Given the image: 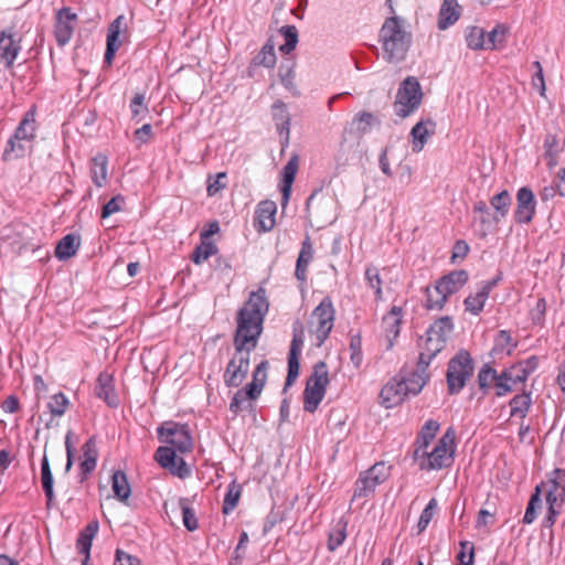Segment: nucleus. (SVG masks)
I'll use <instances>...</instances> for the list:
<instances>
[{"label": "nucleus", "mask_w": 565, "mask_h": 565, "mask_svg": "<svg viewBox=\"0 0 565 565\" xmlns=\"http://www.w3.org/2000/svg\"><path fill=\"white\" fill-rule=\"evenodd\" d=\"M77 22V14L68 7H63L55 14L54 36L58 46L66 45L72 36Z\"/></svg>", "instance_id": "2eb2a0df"}, {"label": "nucleus", "mask_w": 565, "mask_h": 565, "mask_svg": "<svg viewBox=\"0 0 565 565\" xmlns=\"http://www.w3.org/2000/svg\"><path fill=\"white\" fill-rule=\"evenodd\" d=\"M95 395L103 399L109 407L116 408L119 405V397L115 391L114 377L107 372H102L94 388Z\"/></svg>", "instance_id": "5701e85b"}, {"label": "nucleus", "mask_w": 565, "mask_h": 565, "mask_svg": "<svg viewBox=\"0 0 565 565\" xmlns=\"http://www.w3.org/2000/svg\"><path fill=\"white\" fill-rule=\"evenodd\" d=\"M276 64V54L274 50V44L268 41L264 44L258 54L253 58V65L255 66H264V67H274Z\"/></svg>", "instance_id": "5fc2aeb1"}, {"label": "nucleus", "mask_w": 565, "mask_h": 565, "mask_svg": "<svg viewBox=\"0 0 565 565\" xmlns=\"http://www.w3.org/2000/svg\"><path fill=\"white\" fill-rule=\"evenodd\" d=\"M455 431L448 428L436 446L429 451L428 459L422 462L420 470H440L449 467L454 461Z\"/></svg>", "instance_id": "6e6552de"}, {"label": "nucleus", "mask_w": 565, "mask_h": 565, "mask_svg": "<svg viewBox=\"0 0 565 565\" xmlns=\"http://www.w3.org/2000/svg\"><path fill=\"white\" fill-rule=\"evenodd\" d=\"M383 57L390 63L402 62L411 47L412 33L405 28L404 19L387 18L380 31Z\"/></svg>", "instance_id": "f03ea898"}, {"label": "nucleus", "mask_w": 565, "mask_h": 565, "mask_svg": "<svg viewBox=\"0 0 565 565\" xmlns=\"http://www.w3.org/2000/svg\"><path fill=\"white\" fill-rule=\"evenodd\" d=\"M469 274L465 269L452 270L436 281V285L449 297L459 291L468 281Z\"/></svg>", "instance_id": "a878e982"}, {"label": "nucleus", "mask_w": 565, "mask_h": 565, "mask_svg": "<svg viewBox=\"0 0 565 565\" xmlns=\"http://www.w3.org/2000/svg\"><path fill=\"white\" fill-rule=\"evenodd\" d=\"M157 434L161 443L170 445L174 450L182 454L190 452L193 448L188 425L166 422L157 428Z\"/></svg>", "instance_id": "1a4fd4ad"}, {"label": "nucleus", "mask_w": 565, "mask_h": 565, "mask_svg": "<svg viewBox=\"0 0 565 565\" xmlns=\"http://www.w3.org/2000/svg\"><path fill=\"white\" fill-rule=\"evenodd\" d=\"M269 303L264 288L252 291L247 301L237 312V328L234 335L235 353L228 361L223 379L227 387H238L249 371L252 351L263 332L264 318Z\"/></svg>", "instance_id": "f257e3e1"}, {"label": "nucleus", "mask_w": 565, "mask_h": 565, "mask_svg": "<svg viewBox=\"0 0 565 565\" xmlns=\"http://www.w3.org/2000/svg\"><path fill=\"white\" fill-rule=\"evenodd\" d=\"M145 95L143 94H136L132 99L130 100V111H131V118L132 120H136L139 122L142 120L146 115L148 114V106L145 103Z\"/></svg>", "instance_id": "e2e57ef3"}, {"label": "nucleus", "mask_w": 565, "mask_h": 565, "mask_svg": "<svg viewBox=\"0 0 565 565\" xmlns=\"http://www.w3.org/2000/svg\"><path fill=\"white\" fill-rule=\"evenodd\" d=\"M436 509H437V500L435 498H433L429 500L428 504L422 511V514H420L418 523H417L418 533H423L427 529L429 522L431 521V519L434 516Z\"/></svg>", "instance_id": "338daca9"}, {"label": "nucleus", "mask_w": 565, "mask_h": 565, "mask_svg": "<svg viewBox=\"0 0 565 565\" xmlns=\"http://www.w3.org/2000/svg\"><path fill=\"white\" fill-rule=\"evenodd\" d=\"M544 159L550 169H553L558 163V156L565 148V141L559 142L556 135L547 134L544 139Z\"/></svg>", "instance_id": "f704fd0d"}, {"label": "nucleus", "mask_w": 565, "mask_h": 565, "mask_svg": "<svg viewBox=\"0 0 565 565\" xmlns=\"http://www.w3.org/2000/svg\"><path fill=\"white\" fill-rule=\"evenodd\" d=\"M127 31V23L125 15H118L108 26L106 51L104 55V62L108 65L113 64L116 52L122 44L121 34Z\"/></svg>", "instance_id": "6ab92c4d"}, {"label": "nucleus", "mask_w": 565, "mask_h": 565, "mask_svg": "<svg viewBox=\"0 0 565 565\" xmlns=\"http://www.w3.org/2000/svg\"><path fill=\"white\" fill-rule=\"evenodd\" d=\"M111 489L117 500L125 502L131 494V488L124 471L117 470L111 476Z\"/></svg>", "instance_id": "79ce46f5"}, {"label": "nucleus", "mask_w": 565, "mask_h": 565, "mask_svg": "<svg viewBox=\"0 0 565 565\" xmlns=\"http://www.w3.org/2000/svg\"><path fill=\"white\" fill-rule=\"evenodd\" d=\"M365 279L372 289H374L375 292V299L381 300L383 292H382V279L379 274V269L374 266H369L365 269Z\"/></svg>", "instance_id": "0e129e2a"}, {"label": "nucleus", "mask_w": 565, "mask_h": 565, "mask_svg": "<svg viewBox=\"0 0 565 565\" xmlns=\"http://www.w3.org/2000/svg\"><path fill=\"white\" fill-rule=\"evenodd\" d=\"M41 483L46 498V508L50 509L55 499V494L53 489V475L46 455L43 456L41 461Z\"/></svg>", "instance_id": "4c0bfd02"}, {"label": "nucleus", "mask_w": 565, "mask_h": 565, "mask_svg": "<svg viewBox=\"0 0 565 565\" xmlns=\"http://www.w3.org/2000/svg\"><path fill=\"white\" fill-rule=\"evenodd\" d=\"M380 125L381 121L374 114L370 111L358 113L353 117L350 127L345 128L342 134L341 150L358 148L364 135L369 134L374 126Z\"/></svg>", "instance_id": "0eeeda50"}, {"label": "nucleus", "mask_w": 565, "mask_h": 565, "mask_svg": "<svg viewBox=\"0 0 565 565\" xmlns=\"http://www.w3.org/2000/svg\"><path fill=\"white\" fill-rule=\"evenodd\" d=\"M154 460L166 469H169L171 473L185 478L190 475V469L188 468L183 458L177 457L175 450L169 446H161L154 452Z\"/></svg>", "instance_id": "a211bd4d"}, {"label": "nucleus", "mask_w": 565, "mask_h": 565, "mask_svg": "<svg viewBox=\"0 0 565 565\" xmlns=\"http://www.w3.org/2000/svg\"><path fill=\"white\" fill-rule=\"evenodd\" d=\"M539 487L541 492L544 491L548 507L562 508L565 502V469H554Z\"/></svg>", "instance_id": "ddd939ff"}, {"label": "nucleus", "mask_w": 565, "mask_h": 565, "mask_svg": "<svg viewBox=\"0 0 565 565\" xmlns=\"http://www.w3.org/2000/svg\"><path fill=\"white\" fill-rule=\"evenodd\" d=\"M217 252L218 248L213 242L201 239V244L194 248L191 259L194 264L200 265Z\"/></svg>", "instance_id": "603ef678"}, {"label": "nucleus", "mask_w": 565, "mask_h": 565, "mask_svg": "<svg viewBox=\"0 0 565 565\" xmlns=\"http://www.w3.org/2000/svg\"><path fill=\"white\" fill-rule=\"evenodd\" d=\"M21 50V46L11 32L6 30L0 32V62H4L8 68L13 66V63Z\"/></svg>", "instance_id": "bb28decb"}, {"label": "nucleus", "mask_w": 565, "mask_h": 565, "mask_svg": "<svg viewBox=\"0 0 565 565\" xmlns=\"http://www.w3.org/2000/svg\"><path fill=\"white\" fill-rule=\"evenodd\" d=\"M478 385L482 393L486 395L492 387L495 388L498 397L505 396L512 392V385H505L501 381V373L499 374L490 364H484L478 372Z\"/></svg>", "instance_id": "f3484780"}, {"label": "nucleus", "mask_w": 565, "mask_h": 565, "mask_svg": "<svg viewBox=\"0 0 565 565\" xmlns=\"http://www.w3.org/2000/svg\"><path fill=\"white\" fill-rule=\"evenodd\" d=\"M436 124L431 119L418 121L411 130V141L413 152H419L428 141V138L435 134Z\"/></svg>", "instance_id": "393cba45"}, {"label": "nucleus", "mask_w": 565, "mask_h": 565, "mask_svg": "<svg viewBox=\"0 0 565 565\" xmlns=\"http://www.w3.org/2000/svg\"><path fill=\"white\" fill-rule=\"evenodd\" d=\"M299 167V160L298 156H292L289 161L286 163V166L282 169V186H281V193H282V205L287 204L290 192H291V185L295 181V177L297 173Z\"/></svg>", "instance_id": "e433bc0d"}, {"label": "nucleus", "mask_w": 565, "mask_h": 565, "mask_svg": "<svg viewBox=\"0 0 565 565\" xmlns=\"http://www.w3.org/2000/svg\"><path fill=\"white\" fill-rule=\"evenodd\" d=\"M460 552L457 556L460 565H472L475 558V546L471 542L465 541L460 543Z\"/></svg>", "instance_id": "774afa93"}, {"label": "nucleus", "mask_w": 565, "mask_h": 565, "mask_svg": "<svg viewBox=\"0 0 565 565\" xmlns=\"http://www.w3.org/2000/svg\"><path fill=\"white\" fill-rule=\"evenodd\" d=\"M402 308L393 306L387 315L382 319V326L386 338L388 339L390 347L393 345V341L398 337L402 324Z\"/></svg>", "instance_id": "c756f323"}, {"label": "nucleus", "mask_w": 565, "mask_h": 565, "mask_svg": "<svg viewBox=\"0 0 565 565\" xmlns=\"http://www.w3.org/2000/svg\"><path fill=\"white\" fill-rule=\"evenodd\" d=\"M267 369L268 362L264 360L253 371L252 382L245 385L250 395L260 396L267 380Z\"/></svg>", "instance_id": "ea45409f"}, {"label": "nucleus", "mask_w": 565, "mask_h": 565, "mask_svg": "<svg viewBox=\"0 0 565 565\" xmlns=\"http://www.w3.org/2000/svg\"><path fill=\"white\" fill-rule=\"evenodd\" d=\"M531 405H532L531 393H523V394L515 395L510 401L511 417L519 416L521 418H524L527 415Z\"/></svg>", "instance_id": "3c124183"}, {"label": "nucleus", "mask_w": 565, "mask_h": 565, "mask_svg": "<svg viewBox=\"0 0 565 565\" xmlns=\"http://www.w3.org/2000/svg\"><path fill=\"white\" fill-rule=\"evenodd\" d=\"M79 246L81 236L75 233H70L57 243L55 256L60 260H66L76 255Z\"/></svg>", "instance_id": "72a5a7b5"}, {"label": "nucleus", "mask_w": 565, "mask_h": 565, "mask_svg": "<svg viewBox=\"0 0 565 565\" xmlns=\"http://www.w3.org/2000/svg\"><path fill=\"white\" fill-rule=\"evenodd\" d=\"M467 45L472 50H487L486 31L479 26H471L466 34Z\"/></svg>", "instance_id": "6e6d98bb"}, {"label": "nucleus", "mask_w": 565, "mask_h": 565, "mask_svg": "<svg viewBox=\"0 0 565 565\" xmlns=\"http://www.w3.org/2000/svg\"><path fill=\"white\" fill-rule=\"evenodd\" d=\"M460 17V7L457 0H444L439 10L437 26L439 30H446L452 25Z\"/></svg>", "instance_id": "473e14b6"}, {"label": "nucleus", "mask_w": 565, "mask_h": 565, "mask_svg": "<svg viewBox=\"0 0 565 565\" xmlns=\"http://www.w3.org/2000/svg\"><path fill=\"white\" fill-rule=\"evenodd\" d=\"M348 521L341 518L333 524L328 536V550L334 552L347 539Z\"/></svg>", "instance_id": "c03bdc74"}, {"label": "nucleus", "mask_w": 565, "mask_h": 565, "mask_svg": "<svg viewBox=\"0 0 565 565\" xmlns=\"http://www.w3.org/2000/svg\"><path fill=\"white\" fill-rule=\"evenodd\" d=\"M516 345L518 342L513 340L511 333L507 330H501L494 339L491 353L497 355L504 352L507 355H511Z\"/></svg>", "instance_id": "a18cd8bd"}, {"label": "nucleus", "mask_w": 565, "mask_h": 565, "mask_svg": "<svg viewBox=\"0 0 565 565\" xmlns=\"http://www.w3.org/2000/svg\"><path fill=\"white\" fill-rule=\"evenodd\" d=\"M84 460L79 465L82 480L87 478L96 468L97 449L94 438H89L82 447Z\"/></svg>", "instance_id": "c9c22d12"}, {"label": "nucleus", "mask_w": 565, "mask_h": 565, "mask_svg": "<svg viewBox=\"0 0 565 565\" xmlns=\"http://www.w3.org/2000/svg\"><path fill=\"white\" fill-rule=\"evenodd\" d=\"M257 398L258 397L255 394L250 395V393L248 392V390L246 387L239 388L236 391V393L234 394V396L231 399L230 411L234 415H237L244 409L252 408L253 407L252 402L256 401Z\"/></svg>", "instance_id": "37998d69"}, {"label": "nucleus", "mask_w": 565, "mask_h": 565, "mask_svg": "<svg viewBox=\"0 0 565 565\" xmlns=\"http://www.w3.org/2000/svg\"><path fill=\"white\" fill-rule=\"evenodd\" d=\"M241 493V484L236 483V481H232L227 487L223 501L222 512L224 514L231 513L237 507Z\"/></svg>", "instance_id": "864d4df0"}, {"label": "nucleus", "mask_w": 565, "mask_h": 565, "mask_svg": "<svg viewBox=\"0 0 565 565\" xmlns=\"http://www.w3.org/2000/svg\"><path fill=\"white\" fill-rule=\"evenodd\" d=\"M407 386L398 377L391 379L380 392V403L385 408L399 405L407 397Z\"/></svg>", "instance_id": "aec40b11"}, {"label": "nucleus", "mask_w": 565, "mask_h": 565, "mask_svg": "<svg viewBox=\"0 0 565 565\" xmlns=\"http://www.w3.org/2000/svg\"><path fill=\"white\" fill-rule=\"evenodd\" d=\"M36 132V120L35 113L29 110L21 119L19 126L14 130V139H20L31 146V142L35 138Z\"/></svg>", "instance_id": "2f4dec72"}, {"label": "nucleus", "mask_w": 565, "mask_h": 565, "mask_svg": "<svg viewBox=\"0 0 565 565\" xmlns=\"http://www.w3.org/2000/svg\"><path fill=\"white\" fill-rule=\"evenodd\" d=\"M276 203L262 201L255 211L254 226L262 232H268L275 226Z\"/></svg>", "instance_id": "b1692460"}, {"label": "nucleus", "mask_w": 565, "mask_h": 565, "mask_svg": "<svg viewBox=\"0 0 565 565\" xmlns=\"http://www.w3.org/2000/svg\"><path fill=\"white\" fill-rule=\"evenodd\" d=\"M509 28L503 24H497L487 35V50H499L504 46Z\"/></svg>", "instance_id": "8fccbe9b"}, {"label": "nucleus", "mask_w": 565, "mask_h": 565, "mask_svg": "<svg viewBox=\"0 0 565 565\" xmlns=\"http://www.w3.org/2000/svg\"><path fill=\"white\" fill-rule=\"evenodd\" d=\"M271 115L281 137V146L285 148L289 143L291 120L287 105L282 100H276L271 106Z\"/></svg>", "instance_id": "4be33fe9"}, {"label": "nucleus", "mask_w": 565, "mask_h": 565, "mask_svg": "<svg viewBox=\"0 0 565 565\" xmlns=\"http://www.w3.org/2000/svg\"><path fill=\"white\" fill-rule=\"evenodd\" d=\"M33 228L25 224H14L8 228L2 237L0 250L19 255L25 250H35L36 245L31 242Z\"/></svg>", "instance_id": "9d476101"}, {"label": "nucleus", "mask_w": 565, "mask_h": 565, "mask_svg": "<svg viewBox=\"0 0 565 565\" xmlns=\"http://www.w3.org/2000/svg\"><path fill=\"white\" fill-rule=\"evenodd\" d=\"M536 212V199L529 186H522L516 192V209L514 221L518 224H530Z\"/></svg>", "instance_id": "dca6fc26"}, {"label": "nucleus", "mask_w": 565, "mask_h": 565, "mask_svg": "<svg viewBox=\"0 0 565 565\" xmlns=\"http://www.w3.org/2000/svg\"><path fill=\"white\" fill-rule=\"evenodd\" d=\"M179 507L182 512V522L185 529L190 532L195 531L199 527V523L195 511L189 504V499L181 498L179 500Z\"/></svg>", "instance_id": "bf43d9fd"}, {"label": "nucleus", "mask_w": 565, "mask_h": 565, "mask_svg": "<svg viewBox=\"0 0 565 565\" xmlns=\"http://www.w3.org/2000/svg\"><path fill=\"white\" fill-rule=\"evenodd\" d=\"M542 507V499H541V487H536L535 491L532 493L530 501L527 503L524 516H523V523L524 524H531L536 519V511L541 509Z\"/></svg>", "instance_id": "052dcab7"}, {"label": "nucleus", "mask_w": 565, "mask_h": 565, "mask_svg": "<svg viewBox=\"0 0 565 565\" xmlns=\"http://www.w3.org/2000/svg\"><path fill=\"white\" fill-rule=\"evenodd\" d=\"M350 360L352 364L359 369L363 362V352H362V338L360 334H353L350 339Z\"/></svg>", "instance_id": "69168bd1"}, {"label": "nucleus", "mask_w": 565, "mask_h": 565, "mask_svg": "<svg viewBox=\"0 0 565 565\" xmlns=\"http://www.w3.org/2000/svg\"><path fill=\"white\" fill-rule=\"evenodd\" d=\"M279 33L285 39V43L279 46V51L284 54H289L297 46L298 30L295 25H284L279 29Z\"/></svg>", "instance_id": "13d9d810"}, {"label": "nucleus", "mask_w": 565, "mask_h": 565, "mask_svg": "<svg viewBox=\"0 0 565 565\" xmlns=\"http://www.w3.org/2000/svg\"><path fill=\"white\" fill-rule=\"evenodd\" d=\"M527 377L529 375L526 374V371H524L523 366L519 363L513 364L501 372V381L505 385H512V390L518 384L524 383Z\"/></svg>", "instance_id": "de8ad7c7"}, {"label": "nucleus", "mask_w": 565, "mask_h": 565, "mask_svg": "<svg viewBox=\"0 0 565 565\" xmlns=\"http://www.w3.org/2000/svg\"><path fill=\"white\" fill-rule=\"evenodd\" d=\"M439 428H440V426H439L438 422H436L434 419H428L422 427L415 441L417 444H419L420 447L428 448L430 441L435 438Z\"/></svg>", "instance_id": "4d7b16f0"}, {"label": "nucleus", "mask_w": 565, "mask_h": 565, "mask_svg": "<svg viewBox=\"0 0 565 565\" xmlns=\"http://www.w3.org/2000/svg\"><path fill=\"white\" fill-rule=\"evenodd\" d=\"M313 259V246L309 235H306L305 239L301 243V248L296 262L295 276L301 281L306 282L307 280V270L308 266Z\"/></svg>", "instance_id": "cd10ccee"}, {"label": "nucleus", "mask_w": 565, "mask_h": 565, "mask_svg": "<svg viewBox=\"0 0 565 565\" xmlns=\"http://www.w3.org/2000/svg\"><path fill=\"white\" fill-rule=\"evenodd\" d=\"M473 361L468 351L461 350L448 362L446 381L450 395L459 394L473 374Z\"/></svg>", "instance_id": "20e7f679"}, {"label": "nucleus", "mask_w": 565, "mask_h": 565, "mask_svg": "<svg viewBox=\"0 0 565 565\" xmlns=\"http://www.w3.org/2000/svg\"><path fill=\"white\" fill-rule=\"evenodd\" d=\"M329 384V373L326 362L319 361L313 365L312 374L307 380L303 391V409L315 413L323 399Z\"/></svg>", "instance_id": "39448f33"}, {"label": "nucleus", "mask_w": 565, "mask_h": 565, "mask_svg": "<svg viewBox=\"0 0 565 565\" xmlns=\"http://www.w3.org/2000/svg\"><path fill=\"white\" fill-rule=\"evenodd\" d=\"M312 319L316 320L317 327L315 333L317 335L318 345H321L329 337L334 322V308L329 297L322 299V301L313 309Z\"/></svg>", "instance_id": "f8f14e48"}, {"label": "nucleus", "mask_w": 565, "mask_h": 565, "mask_svg": "<svg viewBox=\"0 0 565 565\" xmlns=\"http://www.w3.org/2000/svg\"><path fill=\"white\" fill-rule=\"evenodd\" d=\"M512 199L509 191L503 190L490 199V205L494 210L493 221L499 223L508 215Z\"/></svg>", "instance_id": "a19ab883"}, {"label": "nucleus", "mask_w": 565, "mask_h": 565, "mask_svg": "<svg viewBox=\"0 0 565 565\" xmlns=\"http://www.w3.org/2000/svg\"><path fill=\"white\" fill-rule=\"evenodd\" d=\"M501 280V276H497L493 279L482 281L480 289L476 294H470L465 300V310L473 316H478L482 312L486 301L493 288H495Z\"/></svg>", "instance_id": "412c9836"}, {"label": "nucleus", "mask_w": 565, "mask_h": 565, "mask_svg": "<svg viewBox=\"0 0 565 565\" xmlns=\"http://www.w3.org/2000/svg\"><path fill=\"white\" fill-rule=\"evenodd\" d=\"M99 529V523L97 520H92L81 531L77 541L76 547L79 554L84 555V559L82 561V565H87L89 561V553L92 547V541L97 534Z\"/></svg>", "instance_id": "c85d7f7f"}, {"label": "nucleus", "mask_w": 565, "mask_h": 565, "mask_svg": "<svg viewBox=\"0 0 565 565\" xmlns=\"http://www.w3.org/2000/svg\"><path fill=\"white\" fill-rule=\"evenodd\" d=\"M390 476V467L384 462H376L366 471L360 473L354 484L353 500L367 498L374 493L376 487L383 483Z\"/></svg>", "instance_id": "9b49d317"}, {"label": "nucleus", "mask_w": 565, "mask_h": 565, "mask_svg": "<svg viewBox=\"0 0 565 565\" xmlns=\"http://www.w3.org/2000/svg\"><path fill=\"white\" fill-rule=\"evenodd\" d=\"M107 164L108 160L105 154L98 153L92 159L90 175L93 183L102 188L107 182Z\"/></svg>", "instance_id": "58836bf2"}, {"label": "nucleus", "mask_w": 565, "mask_h": 565, "mask_svg": "<svg viewBox=\"0 0 565 565\" xmlns=\"http://www.w3.org/2000/svg\"><path fill=\"white\" fill-rule=\"evenodd\" d=\"M68 405V398L63 393H57L50 398L47 403V408L52 416L61 417L65 414Z\"/></svg>", "instance_id": "680f3d73"}, {"label": "nucleus", "mask_w": 565, "mask_h": 565, "mask_svg": "<svg viewBox=\"0 0 565 565\" xmlns=\"http://www.w3.org/2000/svg\"><path fill=\"white\" fill-rule=\"evenodd\" d=\"M423 92L416 77L408 76L401 84L394 103L395 114L401 118H406L422 104Z\"/></svg>", "instance_id": "423d86ee"}, {"label": "nucleus", "mask_w": 565, "mask_h": 565, "mask_svg": "<svg viewBox=\"0 0 565 565\" xmlns=\"http://www.w3.org/2000/svg\"><path fill=\"white\" fill-rule=\"evenodd\" d=\"M428 365H422L417 363V369L406 377H401L403 383L407 386V395H417L422 392L426 385L429 374L427 372Z\"/></svg>", "instance_id": "7c9ffc66"}, {"label": "nucleus", "mask_w": 565, "mask_h": 565, "mask_svg": "<svg viewBox=\"0 0 565 565\" xmlns=\"http://www.w3.org/2000/svg\"><path fill=\"white\" fill-rule=\"evenodd\" d=\"M28 143L20 139H14V135H12L7 141L6 148L2 153V159L4 161H11L18 158H22L25 156L26 150L30 148Z\"/></svg>", "instance_id": "49530a36"}, {"label": "nucleus", "mask_w": 565, "mask_h": 565, "mask_svg": "<svg viewBox=\"0 0 565 565\" xmlns=\"http://www.w3.org/2000/svg\"><path fill=\"white\" fill-rule=\"evenodd\" d=\"M303 345V330L300 322H296L294 326V337L290 343V350L288 354V373L285 382V390L291 386L298 375L300 370V353Z\"/></svg>", "instance_id": "4468645a"}, {"label": "nucleus", "mask_w": 565, "mask_h": 565, "mask_svg": "<svg viewBox=\"0 0 565 565\" xmlns=\"http://www.w3.org/2000/svg\"><path fill=\"white\" fill-rule=\"evenodd\" d=\"M452 329L454 323L450 317H441L428 328L425 337L418 341L419 364L429 366L433 359L445 349L447 338Z\"/></svg>", "instance_id": "7ed1b4c3"}, {"label": "nucleus", "mask_w": 565, "mask_h": 565, "mask_svg": "<svg viewBox=\"0 0 565 565\" xmlns=\"http://www.w3.org/2000/svg\"><path fill=\"white\" fill-rule=\"evenodd\" d=\"M426 305L428 310H441L448 300V296L435 284L425 288Z\"/></svg>", "instance_id": "09e8293b"}]
</instances>
